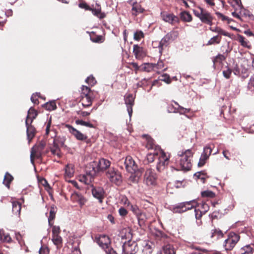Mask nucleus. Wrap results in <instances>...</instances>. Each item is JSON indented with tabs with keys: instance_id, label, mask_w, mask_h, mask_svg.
Listing matches in <instances>:
<instances>
[{
	"instance_id": "052dcab7",
	"label": "nucleus",
	"mask_w": 254,
	"mask_h": 254,
	"mask_svg": "<svg viewBox=\"0 0 254 254\" xmlns=\"http://www.w3.org/2000/svg\"><path fill=\"white\" fill-rule=\"evenodd\" d=\"M193 249L195 250L196 251L193 252L191 254H202V252H205L206 250L205 249H202L199 247H194Z\"/></svg>"
},
{
	"instance_id": "c85d7f7f",
	"label": "nucleus",
	"mask_w": 254,
	"mask_h": 254,
	"mask_svg": "<svg viewBox=\"0 0 254 254\" xmlns=\"http://www.w3.org/2000/svg\"><path fill=\"white\" fill-rule=\"evenodd\" d=\"M38 113L33 107H31L28 111V115L26 121H28L30 124H31L33 120L38 116Z\"/></svg>"
},
{
	"instance_id": "4d7b16f0",
	"label": "nucleus",
	"mask_w": 254,
	"mask_h": 254,
	"mask_svg": "<svg viewBox=\"0 0 254 254\" xmlns=\"http://www.w3.org/2000/svg\"><path fill=\"white\" fill-rule=\"evenodd\" d=\"M85 81L88 84L91 86L95 85L96 83L95 78L92 75L88 77Z\"/></svg>"
},
{
	"instance_id": "f3484780",
	"label": "nucleus",
	"mask_w": 254,
	"mask_h": 254,
	"mask_svg": "<svg viewBox=\"0 0 254 254\" xmlns=\"http://www.w3.org/2000/svg\"><path fill=\"white\" fill-rule=\"evenodd\" d=\"M96 171H90L89 173L87 172L86 175H84L80 177L79 181L85 185H90L94 180V177L96 175Z\"/></svg>"
},
{
	"instance_id": "4be33fe9",
	"label": "nucleus",
	"mask_w": 254,
	"mask_h": 254,
	"mask_svg": "<svg viewBox=\"0 0 254 254\" xmlns=\"http://www.w3.org/2000/svg\"><path fill=\"white\" fill-rule=\"evenodd\" d=\"M99 245L104 250L110 246V239L109 237L106 235H101L97 239Z\"/></svg>"
},
{
	"instance_id": "864d4df0",
	"label": "nucleus",
	"mask_w": 254,
	"mask_h": 254,
	"mask_svg": "<svg viewBox=\"0 0 254 254\" xmlns=\"http://www.w3.org/2000/svg\"><path fill=\"white\" fill-rule=\"evenodd\" d=\"M221 39V37L218 35L214 36L209 40L207 45H212L215 43L218 44L220 43Z\"/></svg>"
},
{
	"instance_id": "ea45409f",
	"label": "nucleus",
	"mask_w": 254,
	"mask_h": 254,
	"mask_svg": "<svg viewBox=\"0 0 254 254\" xmlns=\"http://www.w3.org/2000/svg\"><path fill=\"white\" fill-rule=\"evenodd\" d=\"M42 107L48 111L54 110L57 108L56 104L55 101H50L42 105Z\"/></svg>"
},
{
	"instance_id": "58836bf2",
	"label": "nucleus",
	"mask_w": 254,
	"mask_h": 254,
	"mask_svg": "<svg viewBox=\"0 0 254 254\" xmlns=\"http://www.w3.org/2000/svg\"><path fill=\"white\" fill-rule=\"evenodd\" d=\"M163 251L164 254H176V251L174 246L171 244H167L164 246Z\"/></svg>"
},
{
	"instance_id": "e433bc0d",
	"label": "nucleus",
	"mask_w": 254,
	"mask_h": 254,
	"mask_svg": "<svg viewBox=\"0 0 254 254\" xmlns=\"http://www.w3.org/2000/svg\"><path fill=\"white\" fill-rule=\"evenodd\" d=\"M14 178L13 176L8 172L5 174L3 184L9 189L10 188V183L12 182Z\"/></svg>"
},
{
	"instance_id": "c9c22d12",
	"label": "nucleus",
	"mask_w": 254,
	"mask_h": 254,
	"mask_svg": "<svg viewBox=\"0 0 254 254\" xmlns=\"http://www.w3.org/2000/svg\"><path fill=\"white\" fill-rule=\"evenodd\" d=\"M52 241L57 248H61L62 247L63 239L60 235H52Z\"/></svg>"
},
{
	"instance_id": "aec40b11",
	"label": "nucleus",
	"mask_w": 254,
	"mask_h": 254,
	"mask_svg": "<svg viewBox=\"0 0 254 254\" xmlns=\"http://www.w3.org/2000/svg\"><path fill=\"white\" fill-rule=\"evenodd\" d=\"M52 137L54 138L53 146L50 148V151L53 155H56L59 158H60L62 156L61 152L57 142V138L55 132L54 136Z\"/></svg>"
},
{
	"instance_id": "393cba45",
	"label": "nucleus",
	"mask_w": 254,
	"mask_h": 254,
	"mask_svg": "<svg viewBox=\"0 0 254 254\" xmlns=\"http://www.w3.org/2000/svg\"><path fill=\"white\" fill-rule=\"evenodd\" d=\"M25 124L27 127V139L29 141H30L35 136L36 130L35 128L31 124H30L28 121H25Z\"/></svg>"
},
{
	"instance_id": "49530a36",
	"label": "nucleus",
	"mask_w": 254,
	"mask_h": 254,
	"mask_svg": "<svg viewBox=\"0 0 254 254\" xmlns=\"http://www.w3.org/2000/svg\"><path fill=\"white\" fill-rule=\"evenodd\" d=\"M210 29L213 32L218 33L220 34L228 36H229V33L227 32H226L224 31L222 28L218 27H215V28L210 27Z\"/></svg>"
},
{
	"instance_id": "bb28decb",
	"label": "nucleus",
	"mask_w": 254,
	"mask_h": 254,
	"mask_svg": "<svg viewBox=\"0 0 254 254\" xmlns=\"http://www.w3.org/2000/svg\"><path fill=\"white\" fill-rule=\"evenodd\" d=\"M96 96H81L80 102L84 108L90 107Z\"/></svg>"
},
{
	"instance_id": "3c124183",
	"label": "nucleus",
	"mask_w": 254,
	"mask_h": 254,
	"mask_svg": "<svg viewBox=\"0 0 254 254\" xmlns=\"http://www.w3.org/2000/svg\"><path fill=\"white\" fill-rule=\"evenodd\" d=\"M232 70L229 67L226 66L225 69L223 70V75L226 79H229L231 77Z\"/></svg>"
},
{
	"instance_id": "5701e85b",
	"label": "nucleus",
	"mask_w": 254,
	"mask_h": 254,
	"mask_svg": "<svg viewBox=\"0 0 254 254\" xmlns=\"http://www.w3.org/2000/svg\"><path fill=\"white\" fill-rule=\"evenodd\" d=\"M131 14L132 16H136L140 13H142L145 11V9L143 8L141 4L137 2H133L132 4Z\"/></svg>"
},
{
	"instance_id": "338daca9",
	"label": "nucleus",
	"mask_w": 254,
	"mask_h": 254,
	"mask_svg": "<svg viewBox=\"0 0 254 254\" xmlns=\"http://www.w3.org/2000/svg\"><path fill=\"white\" fill-rule=\"evenodd\" d=\"M119 213L121 216H125L127 214V211L123 207H121L119 210Z\"/></svg>"
},
{
	"instance_id": "a19ab883",
	"label": "nucleus",
	"mask_w": 254,
	"mask_h": 254,
	"mask_svg": "<svg viewBox=\"0 0 254 254\" xmlns=\"http://www.w3.org/2000/svg\"><path fill=\"white\" fill-rule=\"evenodd\" d=\"M254 248L247 245L241 249V254H254Z\"/></svg>"
},
{
	"instance_id": "a878e982",
	"label": "nucleus",
	"mask_w": 254,
	"mask_h": 254,
	"mask_svg": "<svg viewBox=\"0 0 254 254\" xmlns=\"http://www.w3.org/2000/svg\"><path fill=\"white\" fill-rule=\"evenodd\" d=\"M71 200L74 202L78 203L81 206L84 204L85 202V198L81 194L77 192L72 193L70 196Z\"/></svg>"
},
{
	"instance_id": "8fccbe9b",
	"label": "nucleus",
	"mask_w": 254,
	"mask_h": 254,
	"mask_svg": "<svg viewBox=\"0 0 254 254\" xmlns=\"http://www.w3.org/2000/svg\"><path fill=\"white\" fill-rule=\"evenodd\" d=\"M201 196L203 197L213 198L215 196V194L212 191L205 190L201 192Z\"/></svg>"
},
{
	"instance_id": "69168bd1",
	"label": "nucleus",
	"mask_w": 254,
	"mask_h": 254,
	"mask_svg": "<svg viewBox=\"0 0 254 254\" xmlns=\"http://www.w3.org/2000/svg\"><path fill=\"white\" fill-rule=\"evenodd\" d=\"M131 210L136 215L140 213V210L138 207L136 205H131Z\"/></svg>"
},
{
	"instance_id": "cd10ccee",
	"label": "nucleus",
	"mask_w": 254,
	"mask_h": 254,
	"mask_svg": "<svg viewBox=\"0 0 254 254\" xmlns=\"http://www.w3.org/2000/svg\"><path fill=\"white\" fill-rule=\"evenodd\" d=\"M74 173V166L72 164H67L65 167L64 177L65 179L72 178Z\"/></svg>"
},
{
	"instance_id": "9b49d317",
	"label": "nucleus",
	"mask_w": 254,
	"mask_h": 254,
	"mask_svg": "<svg viewBox=\"0 0 254 254\" xmlns=\"http://www.w3.org/2000/svg\"><path fill=\"white\" fill-rule=\"evenodd\" d=\"M44 154V150L34 146L31 149L30 160L32 164H34L35 159L42 161V156Z\"/></svg>"
},
{
	"instance_id": "39448f33",
	"label": "nucleus",
	"mask_w": 254,
	"mask_h": 254,
	"mask_svg": "<svg viewBox=\"0 0 254 254\" xmlns=\"http://www.w3.org/2000/svg\"><path fill=\"white\" fill-rule=\"evenodd\" d=\"M157 176L156 173L151 168L146 169L144 176V181L148 186H154L157 184Z\"/></svg>"
},
{
	"instance_id": "9d476101",
	"label": "nucleus",
	"mask_w": 254,
	"mask_h": 254,
	"mask_svg": "<svg viewBox=\"0 0 254 254\" xmlns=\"http://www.w3.org/2000/svg\"><path fill=\"white\" fill-rule=\"evenodd\" d=\"M212 153V149L210 145H206L203 148V152L201 153L198 163V166L199 167L203 166L207 160L209 159V156Z\"/></svg>"
},
{
	"instance_id": "f257e3e1",
	"label": "nucleus",
	"mask_w": 254,
	"mask_h": 254,
	"mask_svg": "<svg viewBox=\"0 0 254 254\" xmlns=\"http://www.w3.org/2000/svg\"><path fill=\"white\" fill-rule=\"evenodd\" d=\"M193 153L190 149H188L181 154H179L180 157V164L182 168L185 170H190L192 167V158Z\"/></svg>"
},
{
	"instance_id": "c756f323",
	"label": "nucleus",
	"mask_w": 254,
	"mask_h": 254,
	"mask_svg": "<svg viewBox=\"0 0 254 254\" xmlns=\"http://www.w3.org/2000/svg\"><path fill=\"white\" fill-rule=\"evenodd\" d=\"M97 92L92 91L86 86H82L81 96H96Z\"/></svg>"
},
{
	"instance_id": "4c0bfd02",
	"label": "nucleus",
	"mask_w": 254,
	"mask_h": 254,
	"mask_svg": "<svg viewBox=\"0 0 254 254\" xmlns=\"http://www.w3.org/2000/svg\"><path fill=\"white\" fill-rule=\"evenodd\" d=\"M223 233L220 230L213 229L211 231L210 238L212 239H218L223 237Z\"/></svg>"
},
{
	"instance_id": "a211bd4d",
	"label": "nucleus",
	"mask_w": 254,
	"mask_h": 254,
	"mask_svg": "<svg viewBox=\"0 0 254 254\" xmlns=\"http://www.w3.org/2000/svg\"><path fill=\"white\" fill-rule=\"evenodd\" d=\"M133 53L135 58L137 60L142 59L146 56V53L144 48L138 45H133Z\"/></svg>"
},
{
	"instance_id": "20e7f679",
	"label": "nucleus",
	"mask_w": 254,
	"mask_h": 254,
	"mask_svg": "<svg viewBox=\"0 0 254 254\" xmlns=\"http://www.w3.org/2000/svg\"><path fill=\"white\" fill-rule=\"evenodd\" d=\"M106 176L111 182L118 186L120 185L122 182L121 173L114 168H109L106 173Z\"/></svg>"
},
{
	"instance_id": "dca6fc26",
	"label": "nucleus",
	"mask_w": 254,
	"mask_h": 254,
	"mask_svg": "<svg viewBox=\"0 0 254 254\" xmlns=\"http://www.w3.org/2000/svg\"><path fill=\"white\" fill-rule=\"evenodd\" d=\"M124 98L127 112L129 116H131L132 113V106L134 105L135 97L132 94L129 93L126 94Z\"/></svg>"
},
{
	"instance_id": "f704fd0d",
	"label": "nucleus",
	"mask_w": 254,
	"mask_h": 254,
	"mask_svg": "<svg viewBox=\"0 0 254 254\" xmlns=\"http://www.w3.org/2000/svg\"><path fill=\"white\" fill-rule=\"evenodd\" d=\"M180 18L184 22H190L192 20L191 15L189 12L184 11L180 13Z\"/></svg>"
},
{
	"instance_id": "423d86ee",
	"label": "nucleus",
	"mask_w": 254,
	"mask_h": 254,
	"mask_svg": "<svg viewBox=\"0 0 254 254\" xmlns=\"http://www.w3.org/2000/svg\"><path fill=\"white\" fill-rule=\"evenodd\" d=\"M177 32L172 31L166 34L161 40L158 46L159 53L160 55L162 54L164 47H166L169 45L170 41L173 39V36L177 37Z\"/></svg>"
},
{
	"instance_id": "bf43d9fd",
	"label": "nucleus",
	"mask_w": 254,
	"mask_h": 254,
	"mask_svg": "<svg viewBox=\"0 0 254 254\" xmlns=\"http://www.w3.org/2000/svg\"><path fill=\"white\" fill-rule=\"evenodd\" d=\"M39 254H49V249L46 246H42L39 250Z\"/></svg>"
},
{
	"instance_id": "a18cd8bd",
	"label": "nucleus",
	"mask_w": 254,
	"mask_h": 254,
	"mask_svg": "<svg viewBox=\"0 0 254 254\" xmlns=\"http://www.w3.org/2000/svg\"><path fill=\"white\" fill-rule=\"evenodd\" d=\"M144 35L143 32L141 30H136L133 35V39L135 41H139L141 38H144Z\"/></svg>"
},
{
	"instance_id": "0e129e2a",
	"label": "nucleus",
	"mask_w": 254,
	"mask_h": 254,
	"mask_svg": "<svg viewBox=\"0 0 254 254\" xmlns=\"http://www.w3.org/2000/svg\"><path fill=\"white\" fill-rule=\"evenodd\" d=\"M78 6L81 8H84L86 10H90L91 8L85 2L82 1L80 2L78 4Z\"/></svg>"
},
{
	"instance_id": "5fc2aeb1",
	"label": "nucleus",
	"mask_w": 254,
	"mask_h": 254,
	"mask_svg": "<svg viewBox=\"0 0 254 254\" xmlns=\"http://www.w3.org/2000/svg\"><path fill=\"white\" fill-rule=\"evenodd\" d=\"M159 79L160 81H164L167 84H169L171 82L170 76L167 74H164L161 75Z\"/></svg>"
},
{
	"instance_id": "6e6552de",
	"label": "nucleus",
	"mask_w": 254,
	"mask_h": 254,
	"mask_svg": "<svg viewBox=\"0 0 254 254\" xmlns=\"http://www.w3.org/2000/svg\"><path fill=\"white\" fill-rule=\"evenodd\" d=\"M158 158V161L156 165V169L158 172L164 170L169 164V157H168L165 152L162 150Z\"/></svg>"
},
{
	"instance_id": "7ed1b4c3",
	"label": "nucleus",
	"mask_w": 254,
	"mask_h": 254,
	"mask_svg": "<svg viewBox=\"0 0 254 254\" xmlns=\"http://www.w3.org/2000/svg\"><path fill=\"white\" fill-rule=\"evenodd\" d=\"M240 237L239 234L230 232L223 242V246L226 251H230L233 249L236 244L240 240Z\"/></svg>"
},
{
	"instance_id": "37998d69",
	"label": "nucleus",
	"mask_w": 254,
	"mask_h": 254,
	"mask_svg": "<svg viewBox=\"0 0 254 254\" xmlns=\"http://www.w3.org/2000/svg\"><path fill=\"white\" fill-rule=\"evenodd\" d=\"M155 64L152 63H146L143 67V70L146 72H150L155 70Z\"/></svg>"
},
{
	"instance_id": "603ef678",
	"label": "nucleus",
	"mask_w": 254,
	"mask_h": 254,
	"mask_svg": "<svg viewBox=\"0 0 254 254\" xmlns=\"http://www.w3.org/2000/svg\"><path fill=\"white\" fill-rule=\"evenodd\" d=\"M38 98H41V94L40 93H34L31 97V100L32 103L35 104H39Z\"/></svg>"
},
{
	"instance_id": "4468645a",
	"label": "nucleus",
	"mask_w": 254,
	"mask_h": 254,
	"mask_svg": "<svg viewBox=\"0 0 254 254\" xmlns=\"http://www.w3.org/2000/svg\"><path fill=\"white\" fill-rule=\"evenodd\" d=\"M65 127L68 129L70 133H71L77 140H85L87 139V136L83 134L79 130L73 127L70 125H66Z\"/></svg>"
},
{
	"instance_id": "7c9ffc66",
	"label": "nucleus",
	"mask_w": 254,
	"mask_h": 254,
	"mask_svg": "<svg viewBox=\"0 0 254 254\" xmlns=\"http://www.w3.org/2000/svg\"><path fill=\"white\" fill-rule=\"evenodd\" d=\"M237 40L241 44V45L243 47L247 48L249 49H251L252 46L250 44L249 41L247 40L243 36L238 34L237 35Z\"/></svg>"
},
{
	"instance_id": "ddd939ff",
	"label": "nucleus",
	"mask_w": 254,
	"mask_h": 254,
	"mask_svg": "<svg viewBox=\"0 0 254 254\" xmlns=\"http://www.w3.org/2000/svg\"><path fill=\"white\" fill-rule=\"evenodd\" d=\"M125 165L127 171L129 173H133L137 170V166L130 156L126 157Z\"/></svg>"
},
{
	"instance_id": "2eb2a0df",
	"label": "nucleus",
	"mask_w": 254,
	"mask_h": 254,
	"mask_svg": "<svg viewBox=\"0 0 254 254\" xmlns=\"http://www.w3.org/2000/svg\"><path fill=\"white\" fill-rule=\"evenodd\" d=\"M111 162L104 158H101L99 160L97 168L92 167L93 171H96V174L100 171H104L106 169L110 168Z\"/></svg>"
},
{
	"instance_id": "473e14b6",
	"label": "nucleus",
	"mask_w": 254,
	"mask_h": 254,
	"mask_svg": "<svg viewBox=\"0 0 254 254\" xmlns=\"http://www.w3.org/2000/svg\"><path fill=\"white\" fill-rule=\"evenodd\" d=\"M12 211L13 214L15 215L19 216L21 209V204L18 201H14L12 202Z\"/></svg>"
},
{
	"instance_id": "680f3d73",
	"label": "nucleus",
	"mask_w": 254,
	"mask_h": 254,
	"mask_svg": "<svg viewBox=\"0 0 254 254\" xmlns=\"http://www.w3.org/2000/svg\"><path fill=\"white\" fill-rule=\"evenodd\" d=\"M46 144V141L44 140H41L38 144L34 146L41 149L44 150Z\"/></svg>"
},
{
	"instance_id": "e2e57ef3",
	"label": "nucleus",
	"mask_w": 254,
	"mask_h": 254,
	"mask_svg": "<svg viewBox=\"0 0 254 254\" xmlns=\"http://www.w3.org/2000/svg\"><path fill=\"white\" fill-rule=\"evenodd\" d=\"M249 89L254 91V74L251 77L248 84Z\"/></svg>"
},
{
	"instance_id": "774afa93",
	"label": "nucleus",
	"mask_w": 254,
	"mask_h": 254,
	"mask_svg": "<svg viewBox=\"0 0 254 254\" xmlns=\"http://www.w3.org/2000/svg\"><path fill=\"white\" fill-rule=\"evenodd\" d=\"M104 250L107 254H117V252L111 246Z\"/></svg>"
},
{
	"instance_id": "6ab92c4d",
	"label": "nucleus",
	"mask_w": 254,
	"mask_h": 254,
	"mask_svg": "<svg viewBox=\"0 0 254 254\" xmlns=\"http://www.w3.org/2000/svg\"><path fill=\"white\" fill-rule=\"evenodd\" d=\"M162 149L159 147H155V149L147 154L146 158L149 163L153 162L155 158H158Z\"/></svg>"
},
{
	"instance_id": "13d9d810",
	"label": "nucleus",
	"mask_w": 254,
	"mask_h": 254,
	"mask_svg": "<svg viewBox=\"0 0 254 254\" xmlns=\"http://www.w3.org/2000/svg\"><path fill=\"white\" fill-rule=\"evenodd\" d=\"M52 226V235H60L61 233V229L59 226Z\"/></svg>"
},
{
	"instance_id": "b1692460",
	"label": "nucleus",
	"mask_w": 254,
	"mask_h": 254,
	"mask_svg": "<svg viewBox=\"0 0 254 254\" xmlns=\"http://www.w3.org/2000/svg\"><path fill=\"white\" fill-rule=\"evenodd\" d=\"M226 60V57L222 54H218L216 57H213L212 62L213 63V67L214 69L219 68L223 64V62Z\"/></svg>"
},
{
	"instance_id": "c03bdc74",
	"label": "nucleus",
	"mask_w": 254,
	"mask_h": 254,
	"mask_svg": "<svg viewBox=\"0 0 254 254\" xmlns=\"http://www.w3.org/2000/svg\"><path fill=\"white\" fill-rule=\"evenodd\" d=\"M75 123L77 125H80L81 126H85L90 128H95V126L92 124L90 122H85L80 120H76L75 121Z\"/></svg>"
},
{
	"instance_id": "6e6d98bb",
	"label": "nucleus",
	"mask_w": 254,
	"mask_h": 254,
	"mask_svg": "<svg viewBox=\"0 0 254 254\" xmlns=\"http://www.w3.org/2000/svg\"><path fill=\"white\" fill-rule=\"evenodd\" d=\"M0 239L5 242L10 243L11 242V238L8 234H3L2 236L0 233Z\"/></svg>"
},
{
	"instance_id": "79ce46f5",
	"label": "nucleus",
	"mask_w": 254,
	"mask_h": 254,
	"mask_svg": "<svg viewBox=\"0 0 254 254\" xmlns=\"http://www.w3.org/2000/svg\"><path fill=\"white\" fill-rule=\"evenodd\" d=\"M145 147L146 148H147L148 150H150V151H152L154 150L155 148V147H158V146H156L154 143V140L152 138H148L147 140V143L145 145Z\"/></svg>"
},
{
	"instance_id": "09e8293b",
	"label": "nucleus",
	"mask_w": 254,
	"mask_h": 254,
	"mask_svg": "<svg viewBox=\"0 0 254 254\" xmlns=\"http://www.w3.org/2000/svg\"><path fill=\"white\" fill-rule=\"evenodd\" d=\"M215 14L217 15L218 18L221 19V20L223 21H227L228 23H230V22L232 21V19H230L228 17L223 15L218 11L216 12Z\"/></svg>"
},
{
	"instance_id": "72a5a7b5",
	"label": "nucleus",
	"mask_w": 254,
	"mask_h": 254,
	"mask_svg": "<svg viewBox=\"0 0 254 254\" xmlns=\"http://www.w3.org/2000/svg\"><path fill=\"white\" fill-rule=\"evenodd\" d=\"M174 104L178 106L177 108H174V110H173L172 109H170V112H174V113H177L179 112L180 114H185L189 113L190 111V109H186L182 107V106H180L179 104L174 101Z\"/></svg>"
},
{
	"instance_id": "2f4dec72",
	"label": "nucleus",
	"mask_w": 254,
	"mask_h": 254,
	"mask_svg": "<svg viewBox=\"0 0 254 254\" xmlns=\"http://www.w3.org/2000/svg\"><path fill=\"white\" fill-rule=\"evenodd\" d=\"M57 210V208L54 205L50 207V215L48 218L49 224L50 226H53V221L55 218Z\"/></svg>"
},
{
	"instance_id": "412c9836",
	"label": "nucleus",
	"mask_w": 254,
	"mask_h": 254,
	"mask_svg": "<svg viewBox=\"0 0 254 254\" xmlns=\"http://www.w3.org/2000/svg\"><path fill=\"white\" fill-rule=\"evenodd\" d=\"M92 193L93 196L97 198L100 203L102 202L104 197L105 191L101 187H94L92 189Z\"/></svg>"
},
{
	"instance_id": "0eeeda50",
	"label": "nucleus",
	"mask_w": 254,
	"mask_h": 254,
	"mask_svg": "<svg viewBox=\"0 0 254 254\" xmlns=\"http://www.w3.org/2000/svg\"><path fill=\"white\" fill-rule=\"evenodd\" d=\"M196 204L195 201L180 203L174 206L173 211L175 213H183L194 208Z\"/></svg>"
},
{
	"instance_id": "1a4fd4ad",
	"label": "nucleus",
	"mask_w": 254,
	"mask_h": 254,
	"mask_svg": "<svg viewBox=\"0 0 254 254\" xmlns=\"http://www.w3.org/2000/svg\"><path fill=\"white\" fill-rule=\"evenodd\" d=\"M138 250L137 244L134 241L125 242L123 245V251L125 254H135Z\"/></svg>"
},
{
	"instance_id": "de8ad7c7",
	"label": "nucleus",
	"mask_w": 254,
	"mask_h": 254,
	"mask_svg": "<svg viewBox=\"0 0 254 254\" xmlns=\"http://www.w3.org/2000/svg\"><path fill=\"white\" fill-rule=\"evenodd\" d=\"M90 39L95 43H102L104 41L102 36L95 35L94 34L90 35Z\"/></svg>"
},
{
	"instance_id": "f03ea898",
	"label": "nucleus",
	"mask_w": 254,
	"mask_h": 254,
	"mask_svg": "<svg viewBox=\"0 0 254 254\" xmlns=\"http://www.w3.org/2000/svg\"><path fill=\"white\" fill-rule=\"evenodd\" d=\"M198 10L193 9V12L195 16L201 21L209 25H212L213 17L208 11L200 6H198Z\"/></svg>"
},
{
	"instance_id": "f8f14e48",
	"label": "nucleus",
	"mask_w": 254,
	"mask_h": 254,
	"mask_svg": "<svg viewBox=\"0 0 254 254\" xmlns=\"http://www.w3.org/2000/svg\"><path fill=\"white\" fill-rule=\"evenodd\" d=\"M161 16L164 21L171 25H174L175 23H179L180 22L179 18L173 13L164 11L161 13Z\"/></svg>"
}]
</instances>
